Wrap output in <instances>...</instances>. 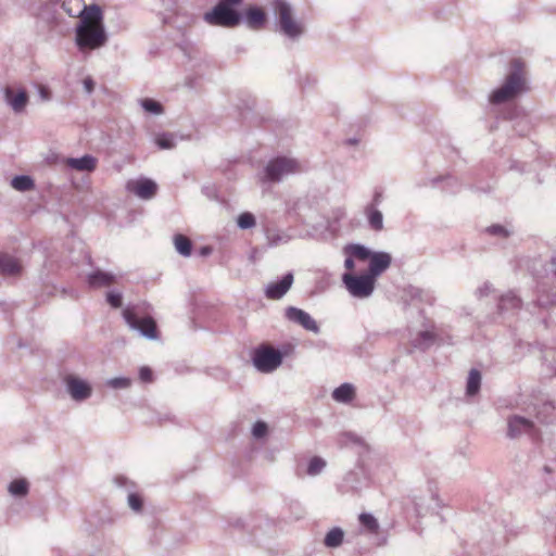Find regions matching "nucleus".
I'll use <instances>...</instances> for the list:
<instances>
[{"mask_svg": "<svg viewBox=\"0 0 556 556\" xmlns=\"http://www.w3.org/2000/svg\"><path fill=\"white\" fill-rule=\"evenodd\" d=\"M71 396L76 401H83L90 396L91 387L83 379L74 376H68L65 379Z\"/></svg>", "mask_w": 556, "mask_h": 556, "instance_id": "12", "label": "nucleus"}, {"mask_svg": "<svg viewBox=\"0 0 556 556\" xmlns=\"http://www.w3.org/2000/svg\"><path fill=\"white\" fill-rule=\"evenodd\" d=\"M332 397L337 402L349 403L355 397V388L350 383H343L333 390Z\"/></svg>", "mask_w": 556, "mask_h": 556, "instance_id": "19", "label": "nucleus"}, {"mask_svg": "<svg viewBox=\"0 0 556 556\" xmlns=\"http://www.w3.org/2000/svg\"><path fill=\"white\" fill-rule=\"evenodd\" d=\"M84 86H85V89L87 92H92L93 89H94V84H93V80L91 78H86L84 80Z\"/></svg>", "mask_w": 556, "mask_h": 556, "instance_id": "42", "label": "nucleus"}, {"mask_svg": "<svg viewBox=\"0 0 556 556\" xmlns=\"http://www.w3.org/2000/svg\"><path fill=\"white\" fill-rule=\"evenodd\" d=\"M89 285L93 288L109 287L114 282V277L104 271H94L89 276Z\"/></svg>", "mask_w": 556, "mask_h": 556, "instance_id": "21", "label": "nucleus"}, {"mask_svg": "<svg viewBox=\"0 0 556 556\" xmlns=\"http://www.w3.org/2000/svg\"><path fill=\"white\" fill-rule=\"evenodd\" d=\"M139 377L143 382H151L153 378V372L149 367H141L139 370Z\"/></svg>", "mask_w": 556, "mask_h": 556, "instance_id": "37", "label": "nucleus"}, {"mask_svg": "<svg viewBox=\"0 0 556 556\" xmlns=\"http://www.w3.org/2000/svg\"><path fill=\"white\" fill-rule=\"evenodd\" d=\"M486 231L491 235H495V236H502V237H507L508 236V232L507 230L501 226V225H493L491 227H489L486 229Z\"/></svg>", "mask_w": 556, "mask_h": 556, "instance_id": "36", "label": "nucleus"}, {"mask_svg": "<svg viewBox=\"0 0 556 556\" xmlns=\"http://www.w3.org/2000/svg\"><path fill=\"white\" fill-rule=\"evenodd\" d=\"M533 424L522 417H513L508 420V434L511 438L519 435L520 433L532 434Z\"/></svg>", "mask_w": 556, "mask_h": 556, "instance_id": "15", "label": "nucleus"}, {"mask_svg": "<svg viewBox=\"0 0 556 556\" xmlns=\"http://www.w3.org/2000/svg\"><path fill=\"white\" fill-rule=\"evenodd\" d=\"M292 283L293 275L289 273L279 282L269 283L265 290V295L269 300H279L289 291Z\"/></svg>", "mask_w": 556, "mask_h": 556, "instance_id": "13", "label": "nucleus"}, {"mask_svg": "<svg viewBox=\"0 0 556 556\" xmlns=\"http://www.w3.org/2000/svg\"><path fill=\"white\" fill-rule=\"evenodd\" d=\"M481 383V375L479 370L471 369L468 376L467 381V394L468 395H475L479 389Z\"/></svg>", "mask_w": 556, "mask_h": 556, "instance_id": "23", "label": "nucleus"}, {"mask_svg": "<svg viewBox=\"0 0 556 556\" xmlns=\"http://www.w3.org/2000/svg\"><path fill=\"white\" fill-rule=\"evenodd\" d=\"M252 433L257 439L263 438L267 433V425L263 421H257L253 426Z\"/></svg>", "mask_w": 556, "mask_h": 556, "instance_id": "34", "label": "nucleus"}, {"mask_svg": "<svg viewBox=\"0 0 556 556\" xmlns=\"http://www.w3.org/2000/svg\"><path fill=\"white\" fill-rule=\"evenodd\" d=\"M5 97L15 112L23 111L28 100L27 93L25 91L22 90L14 94L13 90L10 88L5 89Z\"/></svg>", "mask_w": 556, "mask_h": 556, "instance_id": "18", "label": "nucleus"}, {"mask_svg": "<svg viewBox=\"0 0 556 556\" xmlns=\"http://www.w3.org/2000/svg\"><path fill=\"white\" fill-rule=\"evenodd\" d=\"M63 10L72 17H79L88 11L84 0H64L62 3Z\"/></svg>", "mask_w": 556, "mask_h": 556, "instance_id": "17", "label": "nucleus"}, {"mask_svg": "<svg viewBox=\"0 0 556 556\" xmlns=\"http://www.w3.org/2000/svg\"><path fill=\"white\" fill-rule=\"evenodd\" d=\"M420 336L425 340H432L433 339V334L431 332H429V331L421 332Z\"/></svg>", "mask_w": 556, "mask_h": 556, "instance_id": "44", "label": "nucleus"}, {"mask_svg": "<svg viewBox=\"0 0 556 556\" xmlns=\"http://www.w3.org/2000/svg\"><path fill=\"white\" fill-rule=\"evenodd\" d=\"M9 491L11 494L16 496L26 495L28 491V483L25 479L13 480L9 485Z\"/></svg>", "mask_w": 556, "mask_h": 556, "instance_id": "28", "label": "nucleus"}, {"mask_svg": "<svg viewBox=\"0 0 556 556\" xmlns=\"http://www.w3.org/2000/svg\"><path fill=\"white\" fill-rule=\"evenodd\" d=\"M208 253V250L207 249H203V254H206Z\"/></svg>", "mask_w": 556, "mask_h": 556, "instance_id": "45", "label": "nucleus"}, {"mask_svg": "<svg viewBox=\"0 0 556 556\" xmlns=\"http://www.w3.org/2000/svg\"><path fill=\"white\" fill-rule=\"evenodd\" d=\"M126 188L129 192L146 200L153 198L157 190L156 184L150 179L129 180Z\"/></svg>", "mask_w": 556, "mask_h": 556, "instance_id": "10", "label": "nucleus"}, {"mask_svg": "<svg viewBox=\"0 0 556 556\" xmlns=\"http://www.w3.org/2000/svg\"><path fill=\"white\" fill-rule=\"evenodd\" d=\"M255 225V217L253 214L245 212L239 215L238 226L242 229L251 228Z\"/></svg>", "mask_w": 556, "mask_h": 556, "instance_id": "30", "label": "nucleus"}, {"mask_svg": "<svg viewBox=\"0 0 556 556\" xmlns=\"http://www.w3.org/2000/svg\"><path fill=\"white\" fill-rule=\"evenodd\" d=\"M326 466V462L320 457H313L308 463L307 473L311 476L318 475Z\"/></svg>", "mask_w": 556, "mask_h": 556, "instance_id": "29", "label": "nucleus"}, {"mask_svg": "<svg viewBox=\"0 0 556 556\" xmlns=\"http://www.w3.org/2000/svg\"><path fill=\"white\" fill-rule=\"evenodd\" d=\"M123 317L132 329H137L142 336L155 340L159 338V330L155 320L151 316L138 317L135 307L123 309Z\"/></svg>", "mask_w": 556, "mask_h": 556, "instance_id": "6", "label": "nucleus"}, {"mask_svg": "<svg viewBox=\"0 0 556 556\" xmlns=\"http://www.w3.org/2000/svg\"><path fill=\"white\" fill-rule=\"evenodd\" d=\"M345 255L355 256L359 261L369 260L368 274L372 275L374 279L381 275L389 268L392 262V257L386 252L371 253L368 249L361 244H349L343 250Z\"/></svg>", "mask_w": 556, "mask_h": 556, "instance_id": "3", "label": "nucleus"}, {"mask_svg": "<svg viewBox=\"0 0 556 556\" xmlns=\"http://www.w3.org/2000/svg\"><path fill=\"white\" fill-rule=\"evenodd\" d=\"M11 186L17 191H28L34 188V181L28 176H16L12 179Z\"/></svg>", "mask_w": 556, "mask_h": 556, "instance_id": "26", "label": "nucleus"}, {"mask_svg": "<svg viewBox=\"0 0 556 556\" xmlns=\"http://www.w3.org/2000/svg\"><path fill=\"white\" fill-rule=\"evenodd\" d=\"M281 362V353L269 345H261L253 353L254 366L262 372L275 370Z\"/></svg>", "mask_w": 556, "mask_h": 556, "instance_id": "8", "label": "nucleus"}, {"mask_svg": "<svg viewBox=\"0 0 556 556\" xmlns=\"http://www.w3.org/2000/svg\"><path fill=\"white\" fill-rule=\"evenodd\" d=\"M174 244L177 252L182 256H189L191 254L192 243L191 240L185 235H176L174 237Z\"/></svg>", "mask_w": 556, "mask_h": 556, "instance_id": "22", "label": "nucleus"}, {"mask_svg": "<svg viewBox=\"0 0 556 556\" xmlns=\"http://www.w3.org/2000/svg\"><path fill=\"white\" fill-rule=\"evenodd\" d=\"M128 504L134 510L140 511L142 508V498L138 494L131 493L128 496Z\"/></svg>", "mask_w": 556, "mask_h": 556, "instance_id": "33", "label": "nucleus"}, {"mask_svg": "<svg viewBox=\"0 0 556 556\" xmlns=\"http://www.w3.org/2000/svg\"><path fill=\"white\" fill-rule=\"evenodd\" d=\"M22 265L17 258L7 253H0V273L4 276H18Z\"/></svg>", "mask_w": 556, "mask_h": 556, "instance_id": "14", "label": "nucleus"}, {"mask_svg": "<svg viewBox=\"0 0 556 556\" xmlns=\"http://www.w3.org/2000/svg\"><path fill=\"white\" fill-rule=\"evenodd\" d=\"M38 91H39L40 98L43 101H47V100H49L51 98V92H50V90L46 86L39 85L38 86Z\"/></svg>", "mask_w": 556, "mask_h": 556, "instance_id": "39", "label": "nucleus"}, {"mask_svg": "<svg viewBox=\"0 0 556 556\" xmlns=\"http://www.w3.org/2000/svg\"><path fill=\"white\" fill-rule=\"evenodd\" d=\"M66 164L78 172H92L97 167V159L91 155H84L79 159H67Z\"/></svg>", "mask_w": 556, "mask_h": 556, "instance_id": "16", "label": "nucleus"}, {"mask_svg": "<svg viewBox=\"0 0 556 556\" xmlns=\"http://www.w3.org/2000/svg\"><path fill=\"white\" fill-rule=\"evenodd\" d=\"M508 300L511 302V306L513 307H518L520 305V300L517 299L516 296H506V298L502 299L501 306L505 307L506 306V301H508Z\"/></svg>", "mask_w": 556, "mask_h": 556, "instance_id": "40", "label": "nucleus"}, {"mask_svg": "<svg viewBox=\"0 0 556 556\" xmlns=\"http://www.w3.org/2000/svg\"><path fill=\"white\" fill-rule=\"evenodd\" d=\"M528 90L526 86L525 63L520 59L510 62V72L502 87L490 94V102L500 104L509 101L519 93Z\"/></svg>", "mask_w": 556, "mask_h": 556, "instance_id": "2", "label": "nucleus"}, {"mask_svg": "<svg viewBox=\"0 0 556 556\" xmlns=\"http://www.w3.org/2000/svg\"><path fill=\"white\" fill-rule=\"evenodd\" d=\"M142 106L147 112L154 113V114H160L163 111L162 105L159 102L151 100V99L143 100Z\"/></svg>", "mask_w": 556, "mask_h": 556, "instance_id": "32", "label": "nucleus"}, {"mask_svg": "<svg viewBox=\"0 0 556 556\" xmlns=\"http://www.w3.org/2000/svg\"><path fill=\"white\" fill-rule=\"evenodd\" d=\"M359 522L361 525L371 534L378 533L379 530V523L377 519L370 515V514H361L359 515Z\"/></svg>", "mask_w": 556, "mask_h": 556, "instance_id": "25", "label": "nucleus"}, {"mask_svg": "<svg viewBox=\"0 0 556 556\" xmlns=\"http://www.w3.org/2000/svg\"><path fill=\"white\" fill-rule=\"evenodd\" d=\"M105 42L102 12L99 7L91 5L81 16L76 28V43L80 50H94L104 46Z\"/></svg>", "mask_w": 556, "mask_h": 556, "instance_id": "1", "label": "nucleus"}, {"mask_svg": "<svg viewBox=\"0 0 556 556\" xmlns=\"http://www.w3.org/2000/svg\"><path fill=\"white\" fill-rule=\"evenodd\" d=\"M353 258H356L355 256H349L346 255V260L344 262V266L349 271H352L355 268V264Z\"/></svg>", "mask_w": 556, "mask_h": 556, "instance_id": "41", "label": "nucleus"}, {"mask_svg": "<svg viewBox=\"0 0 556 556\" xmlns=\"http://www.w3.org/2000/svg\"><path fill=\"white\" fill-rule=\"evenodd\" d=\"M286 316L291 321H294L301 325L304 329L317 333L319 331V327L317 323L312 318V316L304 312L303 309L296 307H289L286 311Z\"/></svg>", "mask_w": 556, "mask_h": 556, "instance_id": "11", "label": "nucleus"}, {"mask_svg": "<svg viewBox=\"0 0 556 556\" xmlns=\"http://www.w3.org/2000/svg\"><path fill=\"white\" fill-rule=\"evenodd\" d=\"M247 22L252 29H261L266 22V15L262 9L251 8L247 11Z\"/></svg>", "mask_w": 556, "mask_h": 556, "instance_id": "20", "label": "nucleus"}, {"mask_svg": "<svg viewBox=\"0 0 556 556\" xmlns=\"http://www.w3.org/2000/svg\"><path fill=\"white\" fill-rule=\"evenodd\" d=\"M302 172L301 164L289 157H276L271 160L265 168V178L269 181H279L283 175Z\"/></svg>", "mask_w": 556, "mask_h": 556, "instance_id": "7", "label": "nucleus"}, {"mask_svg": "<svg viewBox=\"0 0 556 556\" xmlns=\"http://www.w3.org/2000/svg\"><path fill=\"white\" fill-rule=\"evenodd\" d=\"M204 21L210 25L231 28L240 23V16L225 2H219L212 11L204 14Z\"/></svg>", "mask_w": 556, "mask_h": 556, "instance_id": "4", "label": "nucleus"}, {"mask_svg": "<svg viewBox=\"0 0 556 556\" xmlns=\"http://www.w3.org/2000/svg\"><path fill=\"white\" fill-rule=\"evenodd\" d=\"M242 0H220V2H225V4L227 5H237L241 2Z\"/></svg>", "mask_w": 556, "mask_h": 556, "instance_id": "43", "label": "nucleus"}, {"mask_svg": "<svg viewBox=\"0 0 556 556\" xmlns=\"http://www.w3.org/2000/svg\"><path fill=\"white\" fill-rule=\"evenodd\" d=\"M342 280L348 291L353 296L359 299L369 296L372 293L376 283L372 275H369L368 273L359 276L345 273L342 277Z\"/></svg>", "mask_w": 556, "mask_h": 556, "instance_id": "5", "label": "nucleus"}, {"mask_svg": "<svg viewBox=\"0 0 556 556\" xmlns=\"http://www.w3.org/2000/svg\"><path fill=\"white\" fill-rule=\"evenodd\" d=\"M113 388H127L130 386V380L127 378H115L110 381Z\"/></svg>", "mask_w": 556, "mask_h": 556, "instance_id": "38", "label": "nucleus"}, {"mask_svg": "<svg viewBox=\"0 0 556 556\" xmlns=\"http://www.w3.org/2000/svg\"><path fill=\"white\" fill-rule=\"evenodd\" d=\"M343 536L344 533L340 528H333L327 533L325 545L328 547H338L343 542Z\"/></svg>", "mask_w": 556, "mask_h": 556, "instance_id": "24", "label": "nucleus"}, {"mask_svg": "<svg viewBox=\"0 0 556 556\" xmlns=\"http://www.w3.org/2000/svg\"><path fill=\"white\" fill-rule=\"evenodd\" d=\"M367 217L369 225L374 230L379 231L383 228L382 214L380 211L370 207L367 211Z\"/></svg>", "mask_w": 556, "mask_h": 556, "instance_id": "27", "label": "nucleus"}, {"mask_svg": "<svg viewBox=\"0 0 556 556\" xmlns=\"http://www.w3.org/2000/svg\"><path fill=\"white\" fill-rule=\"evenodd\" d=\"M155 143L160 149H172L175 147L170 135L162 134L155 138Z\"/></svg>", "mask_w": 556, "mask_h": 556, "instance_id": "31", "label": "nucleus"}, {"mask_svg": "<svg viewBox=\"0 0 556 556\" xmlns=\"http://www.w3.org/2000/svg\"><path fill=\"white\" fill-rule=\"evenodd\" d=\"M279 18L281 30L289 37H296L302 34L303 27L292 16L291 8L283 1H278L275 5Z\"/></svg>", "mask_w": 556, "mask_h": 556, "instance_id": "9", "label": "nucleus"}, {"mask_svg": "<svg viewBox=\"0 0 556 556\" xmlns=\"http://www.w3.org/2000/svg\"><path fill=\"white\" fill-rule=\"evenodd\" d=\"M106 300L115 308L122 305V295L119 293L110 292L106 295Z\"/></svg>", "mask_w": 556, "mask_h": 556, "instance_id": "35", "label": "nucleus"}]
</instances>
